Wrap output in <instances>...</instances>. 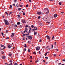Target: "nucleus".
I'll return each instance as SVG.
<instances>
[{"mask_svg": "<svg viewBox=\"0 0 65 65\" xmlns=\"http://www.w3.org/2000/svg\"><path fill=\"white\" fill-rule=\"evenodd\" d=\"M2 17H3V18H4V15H2Z\"/></svg>", "mask_w": 65, "mask_h": 65, "instance_id": "a18cd8bd", "label": "nucleus"}, {"mask_svg": "<svg viewBox=\"0 0 65 65\" xmlns=\"http://www.w3.org/2000/svg\"><path fill=\"white\" fill-rule=\"evenodd\" d=\"M61 63H58V65H61Z\"/></svg>", "mask_w": 65, "mask_h": 65, "instance_id": "c03bdc74", "label": "nucleus"}, {"mask_svg": "<svg viewBox=\"0 0 65 65\" xmlns=\"http://www.w3.org/2000/svg\"><path fill=\"white\" fill-rule=\"evenodd\" d=\"M61 13H62V14H63L64 13V12H61Z\"/></svg>", "mask_w": 65, "mask_h": 65, "instance_id": "0e129e2a", "label": "nucleus"}, {"mask_svg": "<svg viewBox=\"0 0 65 65\" xmlns=\"http://www.w3.org/2000/svg\"><path fill=\"white\" fill-rule=\"evenodd\" d=\"M41 42V39H40V40L39 41V42Z\"/></svg>", "mask_w": 65, "mask_h": 65, "instance_id": "79ce46f5", "label": "nucleus"}, {"mask_svg": "<svg viewBox=\"0 0 65 65\" xmlns=\"http://www.w3.org/2000/svg\"><path fill=\"white\" fill-rule=\"evenodd\" d=\"M37 13L38 14H41V12H38Z\"/></svg>", "mask_w": 65, "mask_h": 65, "instance_id": "0eeeda50", "label": "nucleus"}, {"mask_svg": "<svg viewBox=\"0 0 65 65\" xmlns=\"http://www.w3.org/2000/svg\"><path fill=\"white\" fill-rule=\"evenodd\" d=\"M48 63V62H46L45 63V64H47Z\"/></svg>", "mask_w": 65, "mask_h": 65, "instance_id": "13d9d810", "label": "nucleus"}, {"mask_svg": "<svg viewBox=\"0 0 65 65\" xmlns=\"http://www.w3.org/2000/svg\"><path fill=\"white\" fill-rule=\"evenodd\" d=\"M28 5L27 4L26 5V7H28Z\"/></svg>", "mask_w": 65, "mask_h": 65, "instance_id": "680f3d73", "label": "nucleus"}, {"mask_svg": "<svg viewBox=\"0 0 65 65\" xmlns=\"http://www.w3.org/2000/svg\"><path fill=\"white\" fill-rule=\"evenodd\" d=\"M6 48V47H5L4 46V48H3V49H5Z\"/></svg>", "mask_w": 65, "mask_h": 65, "instance_id": "ea45409f", "label": "nucleus"}, {"mask_svg": "<svg viewBox=\"0 0 65 65\" xmlns=\"http://www.w3.org/2000/svg\"><path fill=\"white\" fill-rule=\"evenodd\" d=\"M37 27H36V29H33V31H35V30H37Z\"/></svg>", "mask_w": 65, "mask_h": 65, "instance_id": "2eb2a0df", "label": "nucleus"}, {"mask_svg": "<svg viewBox=\"0 0 65 65\" xmlns=\"http://www.w3.org/2000/svg\"><path fill=\"white\" fill-rule=\"evenodd\" d=\"M44 11L46 12V13H48L49 12V11L48 9L47 8H45V10H44Z\"/></svg>", "mask_w": 65, "mask_h": 65, "instance_id": "f257e3e1", "label": "nucleus"}, {"mask_svg": "<svg viewBox=\"0 0 65 65\" xmlns=\"http://www.w3.org/2000/svg\"><path fill=\"white\" fill-rule=\"evenodd\" d=\"M18 17H20V15L19 14L18 15Z\"/></svg>", "mask_w": 65, "mask_h": 65, "instance_id": "e2e57ef3", "label": "nucleus"}, {"mask_svg": "<svg viewBox=\"0 0 65 65\" xmlns=\"http://www.w3.org/2000/svg\"><path fill=\"white\" fill-rule=\"evenodd\" d=\"M2 58L3 59H4L5 58V56H3Z\"/></svg>", "mask_w": 65, "mask_h": 65, "instance_id": "f8f14e48", "label": "nucleus"}, {"mask_svg": "<svg viewBox=\"0 0 65 65\" xmlns=\"http://www.w3.org/2000/svg\"><path fill=\"white\" fill-rule=\"evenodd\" d=\"M53 56L54 57L56 56V54H54Z\"/></svg>", "mask_w": 65, "mask_h": 65, "instance_id": "052dcab7", "label": "nucleus"}, {"mask_svg": "<svg viewBox=\"0 0 65 65\" xmlns=\"http://www.w3.org/2000/svg\"><path fill=\"white\" fill-rule=\"evenodd\" d=\"M28 52L29 53V52H30V49H28Z\"/></svg>", "mask_w": 65, "mask_h": 65, "instance_id": "4be33fe9", "label": "nucleus"}, {"mask_svg": "<svg viewBox=\"0 0 65 65\" xmlns=\"http://www.w3.org/2000/svg\"><path fill=\"white\" fill-rule=\"evenodd\" d=\"M23 15H25V12H23Z\"/></svg>", "mask_w": 65, "mask_h": 65, "instance_id": "5fc2aeb1", "label": "nucleus"}, {"mask_svg": "<svg viewBox=\"0 0 65 65\" xmlns=\"http://www.w3.org/2000/svg\"><path fill=\"white\" fill-rule=\"evenodd\" d=\"M54 44H55V45L56 44V42H54Z\"/></svg>", "mask_w": 65, "mask_h": 65, "instance_id": "e433bc0d", "label": "nucleus"}, {"mask_svg": "<svg viewBox=\"0 0 65 65\" xmlns=\"http://www.w3.org/2000/svg\"><path fill=\"white\" fill-rule=\"evenodd\" d=\"M6 39H9V38L8 37L6 38Z\"/></svg>", "mask_w": 65, "mask_h": 65, "instance_id": "3c124183", "label": "nucleus"}, {"mask_svg": "<svg viewBox=\"0 0 65 65\" xmlns=\"http://www.w3.org/2000/svg\"><path fill=\"white\" fill-rule=\"evenodd\" d=\"M38 19H40V16L38 17Z\"/></svg>", "mask_w": 65, "mask_h": 65, "instance_id": "4c0bfd02", "label": "nucleus"}, {"mask_svg": "<svg viewBox=\"0 0 65 65\" xmlns=\"http://www.w3.org/2000/svg\"><path fill=\"white\" fill-rule=\"evenodd\" d=\"M10 8H12V5H10Z\"/></svg>", "mask_w": 65, "mask_h": 65, "instance_id": "72a5a7b5", "label": "nucleus"}, {"mask_svg": "<svg viewBox=\"0 0 65 65\" xmlns=\"http://www.w3.org/2000/svg\"><path fill=\"white\" fill-rule=\"evenodd\" d=\"M2 36H3V35H4V34H3V33H2Z\"/></svg>", "mask_w": 65, "mask_h": 65, "instance_id": "69168bd1", "label": "nucleus"}, {"mask_svg": "<svg viewBox=\"0 0 65 65\" xmlns=\"http://www.w3.org/2000/svg\"><path fill=\"white\" fill-rule=\"evenodd\" d=\"M20 23H21L20 22H18L17 23V25H20Z\"/></svg>", "mask_w": 65, "mask_h": 65, "instance_id": "ddd939ff", "label": "nucleus"}, {"mask_svg": "<svg viewBox=\"0 0 65 65\" xmlns=\"http://www.w3.org/2000/svg\"><path fill=\"white\" fill-rule=\"evenodd\" d=\"M45 59H48V57H45Z\"/></svg>", "mask_w": 65, "mask_h": 65, "instance_id": "58836bf2", "label": "nucleus"}, {"mask_svg": "<svg viewBox=\"0 0 65 65\" xmlns=\"http://www.w3.org/2000/svg\"><path fill=\"white\" fill-rule=\"evenodd\" d=\"M14 36V34H13V33H12V35H11V36L12 37H13V36Z\"/></svg>", "mask_w": 65, "mask_h": 65, "instance_id": "4468645a", "label": "nucleus"}, {"mask_svg": "<svg viewBox=\"0 0 65 65\" xmlns=\"http://www.w3.org/2000/svg\"><path fill=\"white\" fill-rule=\"evenodd\" d=\"M19 26H20V27L21 28H22V26L21 25H20Z\"/></svg>", "mask_w": 65, "mask_h": 65, "instance_id": "2f4dec72", "label": "nucleus"}, {"mask_svg": "<svg viewBox=\"0 0 65 65\" xmlns=\"http://www.w3.org/2000/svg\"><path fill=\"white\" fill-rule=\"evenodd\" d=\"M50 53V52H46V53L47 54V53Z\"/></svg>", "mask_w": 65, "mask_h": 65, "instance_id": "bf43d9fd", "label": "nucleus"}, {"mask_svg": "<svg viewBox=\"0 0 65 65\" xmlns=\"http://www.w3.org/2000/svg\"><path fill=\"white\" fill-rule=\"evenodd\" d=\"M25 48V49L23 51H26V49L25 48Z\"/></svg>", "mask_w": 65, "mask_h": 65, "instance_id": "7c9ffc66", "label": "nucleus"}, {"mask_svg": "<svg viewBox=\"0 0 65 65\" xmlns=\"http://www.w3.org/2000/svg\"><path fill=\"white\" fill-rule=\"evenodd\" d=\"M14 65H17L18 63H14Z\"/></svg>", "mask_w": 65, "mask_h": 65, "instance_id": "b1692460", "label": "nucleus"}, {"mask_svg": "<svg viewBox=\"0 0 65 65\" xmlns=\"http://www.w3.org/2000/svg\"><path fill=\"white\" fill-rule=\"evenodd\" d=\"M32 56H30V58L32 59Z\"/></svg>", "mask_w": 65, "mask_h": 65, "instance_id": "603ef678", "label": "nucleus"}, {"mask_svg": "<svg viewBox=\"0 0 65 65\" xmlns=\"http://www.w3.org/2000/svg\"><path fill=\"white\" fill-rule=\"evenodd\" d=\"M51 46L52 47L51 48H53V47H54V46H53V45H52Z\"/></svg>", "mask_w": 65, "mask_h": 65, "instance_id": "5701e85b", "label": "nucleus"}, {"mask_svg": "<svg viewBox=\"0 0 65 65\" xmlns=\"http://www.w3.org/2000/svg\"><path fill=\"white\" fill-rule=\"evenodd\" d=\"M34 35H36V34H37V32H34Z\"/></svg>", "mask_w": 65, "mask_h": 65, "instance_id": "aec40b11", "label": "nucleus"}, {"mask_svg": "<svg viewBox=\"0 0 65 65\" xmlns=\"http://www.w3.org/2000/svg\"><path fill=\"white\" fill-rule=\"evenodd\" d=\"M16 6L17 7H18V3H17L16 4Z\"/></svg>", "mask_w": 65, "mask_h": 65, "instance_id": "f3484780", "label": "nucleus"}, {"mask_svg": "<svg viewBox=\"0 0 65 65\" xmlns=\"http://www.w3.org/2000/svg\"><path fill=\"white\" fill-rule=\"evenodd\" d=\"M47 23H48V24H50V22H46Z\"/></svg>", "mask_w": 65, "mask_h": 65, "instance_id": "09e8293b", "label": "nucleus"}, {"mask_svg": "<svg viewBox=\"0 0 65 65\" xmlns=\"http://www.w3.org/2000/svg\"><path fill=\"white\" fill-rule=\"evenodd\" d=\"M29 2H30L31 3L32 2L31 1V0H29Z\"/></svg>", "mask_w": 65, "mask_h": 65, "instance_id": "864d4df0", "label": "nucleus"}, {"mask_svg": "<svg viewBox=\"0 0 65 65\" xmlns=\"http://www.w3.org/2000/svg\"><path fill=\"white\" fill-rule=\"evenodd\" d=\"M20 6L21 7H22V6H23V5H21Z\"/></svg>", "mask_w": 65, "mask_h": 65, "instance_id": "6e6d98bb", "label": "nucleus"}, {"mask_svg": "<svg viewBox=\"0 0 65 65\" xmlns=\"http://www.w3.org/2000/svg\"><path fill=\"white\" fill-rule=\"evenodd\" d=\"M46 55H47V53H46L45 54V56H46Z\"/></svg>", "mask_w": 65, "mask_h": 65, "instance_id": "f704fd0d", "label": "nucleus"}, {"mask_svg": "<svg viewBox=\"0 0 65 65\" xmlns=\"http://www.w3.org/2000/svg\"><path fill=\"white\" fill-rule=\"evenodd\" d=\"M33 54H36V52H34Z\"/></svg>", "mask_w": 65, "mask_h": 65, "instance_id": "37998d69", "label": "nucleus"}, {"mask_svg": "<svg viewBox=\"0 0 65 65\" xmlns=\"http://www.w3.org/2000/svg\"><path fill=\"white\" fill-rule=\"evenodd\" d=\"M29 33H28V34H26V35H28V36H29Z\"/></svg>", "mask_w": 65, "mask_h": 65, "instance_id": "a19ab883", "label": "nucleus"}, {"mask_svg": "<svg viewBox=\"0 0 65 65\" xmlns=\"http://www.w3.org/2000/svg\"><path fill=\"white\" fill-rule=\"evenodd\" d=\"M5 13L7 14V15H8V13L6 12H5Z\"/></svg>", "mask_w": 65, "mask_h": 65, "instance_id": "6ab92c4d", "label": "nucleus"}, {"mask_svg": "<svg viewBox=\"0 0 65 65\" xmlns=\"http://www.w3.org/2000/svg\"><path fill=\"white\" fill-rule=\"evenodd\" d=\"M26 34H23V36H25V35H26Z\"/></svg>", "mask_w": 65, "mask_h": 65, "instance_id": "c756f323", "label": "nucleus"}, {"mask_svg": "<svg viewBox=\"0 0 65 65\" xmlns=\"http://www.w3.org/2000/svg\"><path fill=\"white\" fill-rule=\"evenodd\" d=\"M39 49H40V47H39V46H38V47H37L36 48V50H37V51L39 50Z\"/></svg>", "mask_w": 65, "mask_h": 65, "instance_id": "39448f33", "label": "nucleus"}, {"mask_svg": "<svg viewBox=\"0 0 65 65\" xmlns=\"http://www.w3.org/2000/svg\"><path fill=\"white\" fill-rule=\"evenodd\" d=\"M48 47H49V46H47L46 48H48Z\"/></svg>", "mask_w": 65, "mask_h": 65, "instance_id": "cd10ccee", "label": "nucleus"}, {"mask_svg": "<svg viewBox=\"0 0 65 65\" xmlns=\"http://www.w3.org/2000/svg\"><path fill=\"white\" fill-rule=\"evenodd\" d=\"M46 37H47V39H48L50 40V36L47 35L46 36Z\"/></svg>", "mask_w": 65, "mask_h": 65, "instance_id": "423d86ee", "label": "nucleus"}, {"mask_svg": "<svg viewBox=\"0 0 65 65\" xmlns=\"http://www.w3.org/2000/svg\"><path fill=\"white\" fill-rule=\"evenodd\" d=\"M61 4H62V3H61L60 2L59 3V5H61Z\"/></svg>", "mask_w": 65, "mask_h": 65, "instance_id": "c9c22d12", "label": "nucleus"}, {"mask_svg": "<svg viewBox=\"0 0 65 65\" xmlns=\"http://www.w3.org/2000/svg\"><path fill=\"white\" fill-rule=\"evenodd\" d=\"M22 22L23 24H25V23H26V22H25V20L23 19L22 20Z\"/></svg>", "mask_w": 65, "mask_h": 65, "instance_id": "20e7f679", "label": "nucleus"}, {"mask_svg": "<svg viewBox=\"0 0 65 65\" xmlns=\"http://www.w3.org/2000/svg\"><path fill=\"white\" fill-rule=\"evenodd\" d=\"M54 17L55 18H56L57 17V14H55L54 15Z\"/></svg>", "mask_w": 65, "mask_h": 65, "instance_id": "6e6552de", "label": "nucleus"}, {"mask_svg": "<svg viewBox=\"0 0 65 65\" xmlns=\"http://www.w3.org/2000/svg\"><path fill=\"white\" fill-rule=\"evenodd\" d=\"M8 47L9 48H11V46H10V45H8Z\"/></svg>", "mask_w": 65, "mask_h": 65, "instance_id": "9d476101", "label": "nucleus"}, {"mask_svg": "<svg viewBox=\"0 0 65 65\" xmlns=\"http://www.w3.org/2000/svg\"><path fill=\"white\" fill-rule=\"evenodd\" d=\"M25 28H27V27H28V25H26V26H25Z\"/></svg>", "mask_w": 65, "mask_h": 65, "instance_id": "bb28decb", "label": "nucleus"}, {"mask_svg": "<svg viewBox=\"0 0 65 65\" xmlns=\"http://www.w3.org/2000/svg\"><path fill=\"white\" fill-rule=\"evenodd\" d=\"M27 46L26 45V44H25L24 47H26Z\"/></svg>", "mask_w": 65, "mask_h": 65, "instance_id": "393cba45", "label": "nucleus"}, {"mask_svg": "<svg viewBox=\"0 0 65 65\" xmlns=\"http://www.w3.org/2000/svg\"><path fill=\"white\" fill-rule=\"evenodd\" d=\"M9 13H10V14H11L12 13L11 12H10Z\"/></svg>", "mask_w": 65, "mask_h": 65, "instance_id": "774afa93", "label": "nucleus"}, {"mask_svg": "<svg viewBox=\"0 0 65 65\" xmlns=\"http://www.w3.org/2000/svg\"><path fill=\"white\" fill-rule=\"evenodd\" d=\"M11 55H12V54H9V56H11Z\"/></svg>", "mask_w": 65, "mask_h": 65, "instance_id": "a211bd4d", "label": "nucleus"}, {"mask_svg": "<svg viewBox=\"0 0 65 65\" xmlns=\"http://www.w3.org/2000/svg\"><path fill=\"white\" fill-rule=\"evenodd\" d=\"M28 39L29 40L30 39V40H31V39H32V37L29 36L28 37Z\"/></svg>", "mask_w": 65, "mask_h": 65, "instance_id": "7ed1b4c3", "label": "nucleus"}, {"mask_svg": "<svg viewBox=\"0 0 65 65\" xmlns=\"http://www.w3.org/2000/svg\"><path fill=\"white\" fill-rule=\"evenodd\" d=\"M1 53H2V54H4V52H3V51H2L1 52Z\"/></svg>", "mask_w": 65, "mask_h": 65, "instance_id": "412c9836", "label": "nucleus"}, {"mask_svg": "<svg viewBox=\"0 0 65 65\" xmlns=\"http://www.w3.org/2000/svg\"><path fill=\"white\" fill-rule=\"evenodd\" d=\"M1 47H3L4 46V45H1Z\"/></svg>", "mask_w": 65, "mask_h": 65, "instance_id": "c85d7f7f", "label": "nucleus"}, {"mask_svg": "<svg viewBox=\"0 0 65 65\" xmlns=\"http://www.w3.org/2000/svg\"><path fill=\"white\" fill-rule=\"evenodd\" d=\"M27 30L28 29H27V28H25V32H28V31H27Z\"/></svg>", "mask_w": 65, "mask_h": 65, "instance_id": "1a4fd4ad", "label": "nucleus"}, {"mask_svg": "<svg viewBox=\"0 0 65 65\" xmlns=\"http://www.w3.org/2000/svg\"><path fill=\"white\" fill-rule=\"evenodd\" d=\"M54 36H53V37L52 38V39H54Z\"/></svg>", "mask_w": 65, "mask_h": 65, "instance_id": "49530a36", "label": "nucleus"}, {"mask_svg": "<svg viewBox=\"0 0 65 65\" xmlns=\"http://www.w3.org/2000/svg\"><path fill=\"white\" fill-rule=\"evenodd\" d=\"M13 5L14 6H15V4H13Z\"/></svg>", "mask_w": 65, "mask_h": 65, "instance_id": "4d7b16f0", "label": "nucleus"}, {"mask_svg": "<svg viewBox=\"0 0 65 65\" xmlns=\"http://www.w3.org/2000/svg\"><path fill=\"white\" fill-rule=\"evenodd\" d=\"M31 27H32V28H33L34 27V26H33V25H31Z\"/></svg>", "mask_w": 65, "mask_h": 65, "instance_id": "dca6fc26", "label": "nucleus"}, {"mask_svg": "<svg viewBox=\"0 0 65 65\" xmlns=\"http://www.w3.org/2000/svg\"><path fill=\"white\" fill-rule=\"evenodd\" d=\"M29 42H30V41H28V43H29Z\"/></svg>", "mask_w": 65, "mask_h": 65, "instance_id": "338daca9", "label": "nucleus"}, {"mask_svg": "<svg viewBox=\"0 0 65 65\" xmlns=\"http://www.w3.org/2000/svg\"><path fill=\"white\" fill-rule=\"evenodd\" d=\"M39 53L40 54H41V53H40V51H39Z\"/></svg>", "mask_w": 65, "mask_h": 65, "instance_id": "8fccbe9b", "label": "nucleus"}, {"mask_svg": "<svg viewBox=\"0 0 65 65\" xmlns=\"http://www.w3.org/2000/svg\"><path fill=\"white\" fill-rule=\"evenodd\" d=\"M14 27H17V25H14Z\"/></svg>", "mask_w": 65, "mask_h": 65, "instance_id": "a878e982", "label": "nucleus"}, {"mask_svg": "<svg viewBox=\"0 0 65 65\" xmlns=\"http://www.w3.org/2000/svg\"><path fill=\"white\" fill-rule=\"evenodd\" d=\"M4 21L5 22V25H9V23L5 19L4 20Z\"/></svg>", "mask_w": 65, "mask_h": 65, "instance_id": "f03ea898", "label": "nucleus"}, {"mask_svg": "<svg viewBox=\"0 0 65 65\" xmlns=\"http://www.w3.org/2000/svg\"><path fill=\"white\" fill-rule=\"evenodd\" d=\"M18 9V10H19L20 11V10H21V8H20L19 9Z\"/></svg>", "mask_w": 65, "mask_h": 65, "instance_id": "473e14b6", "label": "nucleus"}, {"mask_svg": "<svg viewBox=\"0 0 65 65\" xmlns=\"http://www.w3.org/2000/svg\"><path fill=\"white\" fill-rule=\"evenodd\" d=\"M63 61L64 62H65V59H62Z\"/></svg>", "mask_w": 65, "mask_h": 65, "instance_id": "de8ad7c7", "label": "nucleus"}, {"mask_svg": "<svg viewBox=\"0 0 65 65\" xmlns=\"http://www.w3.org/2000/svg\"><path fill=\"white\" fill-rule=\"evenodd\" d=\"M9 62H11V65H12V61H11V60H10L9 61Z\"/></svg>", "mask_w": 65, "mask_h": 65, "instance_id": "9b49d317", "label": "nucleus"}]
</instances>
